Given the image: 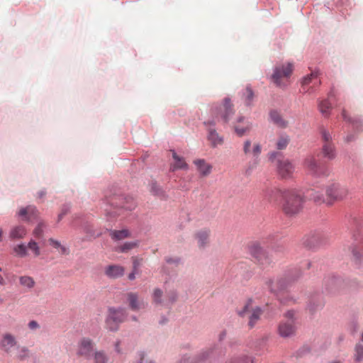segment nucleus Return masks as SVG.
Here are the masks:
<instances>
[{
  "label": "nucleus",
  "mask_w": 363,
  "mask_h": 363,
  "mask_svg": "<svg viewBox=\"0 0 363 363\" xmlns=\"http://www.w3.org/2000/svg\"><path fill=\"white\" fill-rule=\"evenodd\" d=\"M282 209L289 216L299 213L304 203V198L301 191L296 189H286L282 199Z\"/></svg>",
  "instance_id": "f257e3e1"
},
{
  "label": "nucleus",
  "mask_w": 363,
  "mask_h": 363,
  "mask_svg": "<svg viewBox=\"0 0 363 363\" xmlns=\"http://www.w3.org/2000/svg\"><path fill=\"white\" fill-rule=\"evenodd\" d=\"M233 104L229 98H225L220 105H213L211 109V114L213 117L212 121L208 122L211 125H215L216 122L222 120L224 123H228L234 115Z\"/></svg>",
  "instance_id": "f03ea898"
},
{
  "label": "nucleus",
  "mask_w": 363,
  "mask_h": 363,
  "mask_svg": "<svg viewBox=\"0 0 363 363\" xmlns=\"http://www.w3.org/2000/svg\"><path fill=\"white\" fill-rule=\"evenodd\" d=\"M238 313L241 317H248V325L252 328L259 320L260 316L262 314V310L260 307L254 306L252 299H248L242 308L238 311Z\"/></svg>",
  "instance_id": "7ed1b4c3"
},
{
  "label": "nucleus",
  "mask_w": 363,
  "mask_h": 363,
  "mask_svg": "<svg viewBox=\"0 0 363 363\" xmlns=\"http://www.w3.org/2000/svg\"><path fill=\"white\" fill-rule=\"evenodd\" d=\"M127 313L123 308H109L106 318V327L111 331H116L119 325L125 321Z\"/></svg>",
  "instance_id": "20e7f679"
},
{
  "label": "nucleus",
  "mask_w": 363,
  "mask_h": 363,
  "mask_svg": "<svg viewBox=\"0 0 363 363\" xmlns=\"http://www.w3.org/2000/svg\"><path fill=\"white\" fill-rule=\"evenodd\" d=\"M95 343L92 339L88 337H84L77 342L76 347V355L78 357H83L86 359H90L95 350Z\"/></svg>",
  "instance_id": "39448f33"
},
{
  "label": "nucleus",
  "mask_w": 363,
  "mask_h": 363,
  "mask_svg": "<svg viewBox=\"0 0 363 363\" xmlns=\"http://www.w3.org/2000/svg\"><path fill=\"white\" fill-rule=\"evenodd\" d=\"M292 71L293 65L290 63H288L286 65L276 67L272 76L274 83L279 86H284V81L290 77Z\"/></svg>",
  "instance_id": "423d86ee"
},
{
  "label": "nucleus",
  "mask_w": 363,
  "mask_h": 363,
  "mask_svg": "<svg viewBox=\"0 0 363 363\" xmlns=\"http://www.w3.org/2000/svg\"><path fill=\"white\" fill-rule=\"evenodd\" d=\"M347 189L337 183H333L327 187L326 195L329 203L335 201L342 200L347 195Z\"/></svg>",
  "instance_id": "0eeeda50"
},
{
  "label": "nucleus",
  "mask_w": 363,
  "mask_h": 363,
  "mask_svg": "<svg viewBox=\"0 0 363 363\" xmlns=\"http://www.w3.org/2000/svg\"><path fill=\"white\" fill-rule=\"evenodd\" d=\"M108 202L115 208H124L128 211L134 209L136 206L133 197L123 195H114L109 199Z\"/></svg>",
  "instance_id": "6e6552de"
},
{
  "label": "nucleus",
  "mask_w": 363,
  "mask_h": 363,
  "mask_svg": "<svg viewBox=\"0 0 363 363\" xmlns=\"http://www.w3.org/2000/svg\"><path fill=\"white\" fill-rule=\"evenodd\" d=\"M303 167L311 175L316 177L327 175L326 170L318 163L313 155H308L306 157Z\"/></svg>",
  "instance_id": "1a4fd4ad"
},
{
  "label": "nucleus",
  "mask_w": 363,
  "mask_h": 363,
  "mask_svg": "<svg viewBox=\"0 0 363 363\" xmlns=\"http://www.w3.org/2000/svg\"><path fill=\"white\" fill-rule=\"evenodd\" d=\"M18 345L16 337L11 333H4L0 337V350L7 354Z\"/></svg>",
  "instance_id": "9d476101"
},
{
  "label": "nucleus",
  "mask_w": 363,
  "mask_h": 363,
  "mask_svg": "<svg viewBox=\"0 0 363 363\" xmlns=\"http://www.w3.org/2000/svg\"><path fill=\"white\" fill-rule=\"evenodd\" d=\"M286 189L278 187H267L262 190V196L270 203H277L280 199L282 200Z\"/></svg>",
  "instance_id": "9b49d317"
},
{
  "label": "nucleus",
  "mask_w": 363,
  "mask_h": 363,
  "mask_svg": "<svg viewBox=\"0 0 363 363\" xmlns=\"http://www.w3.org/2000/svg\"><path fill=\"white\" fill-rule=\"evenodd\" d=\"M277 168L279 175L283 179L291 178L295 169L292 162L286 159L278 160Z\"/></svg>",
  "instance_id": "f8f14e48"
},
{
  "label": "nucleus",
  "mask_w": 363,
  "mask_h": 363,
  "mask_svg": "<svg viewBox=\"0 0 363 363\" xmlns=\"http://www.w3.org/2000/svg\"><path fill=\"white\" fill-rule=\"evenodd\" d=\"M293 312L289 311L286 315L289 319L280 323L279 326V333L281 336L289 337L294 333L295 326L293 320Z\"/></svg>",
  "instance_id": "ddd939ff"
},
{
  "label": "nucleus",
  "mask_w": 363,
  "mask_h": 363,
  "mask_svg": "<svg viewBox=\"0 0 363 363\" xmlns=\"http://www.w3.org/2000/svg\"><path fill=\"white\" fill-rule=\"evenodd\" d=\"M243 152L247 156H252L257 158L262 152V147L259 143H252L251 140L247 139L243 143Z\"/></svg>",
  "instance_id": "4468645a"
},
{
  "label": "nucleus",
  "mask_w": 363,
  "mask_h": 363,
  "mask_svg": "<svg viewBox=\"0 0 363 363\" xmlns=\"http://www.w3.org/2000/svg\"><path fill=\"white\" fill-rule=\"evenodd\" d=\"M171 152L173 161L170 163L169 171L175 172L179 169L187 170L189 165L184 157L178 155L174 150H172Z\"/></svg>",
  "instance_id": "2eb2a0df"
},
{
  "label": "nucleus",
  "mask_w": 363,
  "mask_h": 363,
  "mask_svg": "<svg viewBox=\"0 0 363 363\" xmlns=\"http://www.w3.org/2000/svg\"><path fill=\"white\" fill-rule=\"evenodd\" d=\"M193 163L201 177H207L212 172L213 166L204 159H196L193 161Z\"/></svg>",
  "instance_id": "dca6fc26"
},
{
  "label": "nucleus",
  "mask_w": 363,
  "mask_h": 363,
  "mask_svg": "<svg viewBox=\"0 0 363 363\" xmlns=\"http://www.w3.org/2000/svg\"><path fill=\"white\" fill-rule=\"evenodd\" d=\"M211 231L209 229H201L194 233V239L199 248H204L209 242Z\"/></svg>",
  "instance_id": "f3484780"
},
{
  "label": "nucleus",
  "mask_w": 363,
  "mask_h": 363,
  "mask_svg": "<svg viewBox=\"0 0 363 363\" xmlns=\"http://www.w3.org/2000/svg\"><path fill=\"white\" fill-rule=\"evenodd\" d=\"M234 130L236 134L241 137L250 130L251 126L249 122L245 121V118L240 116L234 123Z\"/></svg>",
  "instance_id": "a211bd4d"
},
{
  "label": "nucleus",
  "mask_w": 363,
  "mask_h": 363,
  "mask_svg": "<svg viewBox=\"0 0 363 363\" xmlns=\"http://www.w3.org/2000/svg\"><path fill=\"white\" fill-rule=\"evenodd\" d=\"M267 289L272 293H277L282 290L285 285L282 279L279 278H270L265 281Z\"/></svg>",
  "instance_id": "6ab92c4d"
},
{
  "label": "nucleus",
  "mask_w": 363,
  "mask_h": 363,
  "mask_svg": "<svg viewBox=\"0 0 363 363\" xmlns=\"http://www.w3.org/2000/svg\"><path fill=\"white\" fill-rule=\"evenodd\" d=\"M125 268L120 265L113 264L108 266L105 269V274L107 277L116 279L124 274Z\"/></svg>",
  "instance_id": "aec40b11"
},
{
  "label": "nucleus",
  "mask_w": 363,
  "mask_h": 363,
  "mask_svg": "<svg viewBox=\"0 0 363 363\" xmlns=\"http://www.w3.org/2000/svg\"><path fill=\"white\" fill-rule=\"evenodd\" d=\"M38 211L35 206H29L22 208L18 212V216L25 220H30L37 217Z\"/></svg>",
  "instance_id": "412c9836"
},
{
  "label": "nucleus",
  "mask_w": 363,
  "mask_h": 363,
  "mask_svg": "<svg viewBox=\"0 0 363 363\" xmlns=\"http://www.w3.org/2000/svg\"><path fill=\"white\" fill-rule=\"evenodd\" d=\"M323 156L329 160H332L336 157V150L333 143H323L322 147Z\"/></svg>",
  "instance_id": "4be33fe9"
},
{
  "label": "nucleus",
  "mask_w": 363,
  "mask_h": 363,
  "mask_svg": "<svg viewBox=\"0 0 363 363\" xmlns=\"http://www.w3.org/2000/svg\"><path fill=\"white\" fill-rule=\"evenodd\" d=\"M27 234V230L23 225L13 227L9 233V238L11 240L23 239Z\"/></svg>",
  "instance_id": "5701e85b"
},
{
  "label": "nucleus",
  "mask_w": 363,
  "mask_h": 363,
  "mask_svg": "<svg viewBox=\"0 0 363 363\" xmlns=\"http://www.w3.org/2000/svg\"><path fill=\"white\" fill-rule=\"evenodd\" d=\"M271 121L277 126L285 128L288 125V121H286L282 116L277 111H272L270 112Z\"/></svg>",
  "instance_id": "b1692460"
},
{
  "label": "nucleus",
  "mask_w": 363,
  "mask_h": 363,
  "mask_svg": "<svg viewBox=\"0 0 363 363\" xmlns=\"http://www.w3.org/2000/svg\"><path fill=\"white\" fill-rule=\"evenodd\" d=\"M48 244L60 255H65L69 254V250L65 245H63L59 240L54 238H49L48 240Z\"/></svg>",
  "instance_id": "393cba45"
},
{
  "label": "nucleus",
  "mask_w": 363,
  "mask_h": 363,
  "mask_svg": "<svg viewBox=\"0 0 363 363\" xmlns=\"http://www.w3.org/2000/svg\"><path fill=\"white\" fill-rule=\"evenodd\" d=\"M208 139L213 147L220 145L223 143V138L214 129L209 128Z\"/></svg>",
  "instance_id": "a878e982"
},
{
  "label": "nucleus",
  "mask_w": 363,
  "mask_h": 363,
  "mask_svg": "<svg viewBox=\"0 0 363 363\" xmlns=\"http://www.w3.org/2000/svg\"><path fill=\"white\" fill-rule=\"evenodd\" d=\"M226 363H255V359L252 357L242 353L231 357Z\"/></svg>",
  "instance_id": "bb28decb"
},
{
  "label": "nucleus",
  "mask_w": 363,
  "mask_h": 363,
  "mask_svg": "<svg viewBox=\"0 0 363 363\" xmlns=\"http://www.w3.org/2000/svg\"><path fill=\"white\" fill-rule=\"evenodd\" d=\"M128 300L131 309L134 311L139 310L143 306V303L138 300V295L134 293L128 294Z\"/></svg>",
  "instance_id": "cd10ccee"
},
{
  "label": "nucleus",
  "mask_w": 363,
  "mask_h": 363,
  "mask_svg": "<svg viewBox=\"0 0 363 363\" xmlns=\"http://www.w3.org/2000/svg\"><path fill=\"white\" fill-rule=\"evenodd\" d=\"M91 357L93 358L94 363H108L109 358L104 350L94 351Z\"/></svg>",
  "instance_id": "c85d7f7f"
},
{
  "label": "nucleus",
  "mask_w": 363,
  "mask_h": 363,
  "mask_svg": "<svg viewBox=\"0 0 363 363\" xmlns=\"http://www.w3.org/2000/svg\"><path fill=\"white\" fill-rule=\"evenodd\" d=\"M20 284L28 289H32L35 285L34 279L29 276H21L19 277Z\"/></svg>",
  "instance_id": "c756f323"
},
{
  "label": "nucleus",
  "mask_w": 363,
  "mask_h": 363,
  "mask_svg": "<svg viewBox=\"0 0 363 363\" xmlns=\"http://www.w3.org/2000/svg\"><path fill=\"white\" fill-rule=\"evenodd\" d=\"M113 240H121L130 237V234L128 230L123 229L121 230H113L110 233Z\"/></svg>",
  "instance_id": "7c9ffc66"
},
{
  "label": "nucleus",
  "mask_w": 363,
  "mask_h": 363,
  "mask_svg": "<svg viewBox=\"0 0 363 363\" xmlns=\"http://www.w3.org/2000/svg\"><path fill=\"white\" fill-rule=\"evenodd\" d=\"M16 348L17 349L16 358L18 359L23 361L30 357V352L27 347L18 345Z\"/></svg>",
  "instance_id": "2f4dec72"
},
{
  "label": "nucleus",
  "mask_w": 363,
  "mask_h": 363,
  "mask_svg": "<svg viewBox=\"0 0 363 363\" xmlns=\"http://www.w3.org/2000/svg\"><path fill=\"white\" fill-rule=\"evenodd\" d=\"M290 141L289 136L286 134H281L278 138L276 143V147L278 150H284Z\"/></svg>",
  "instance_id": "473e14b6"
},
{
  "label": "nucleus",
  "mask_w": 363,
  "mask_h": 363,
  "mask_svg": "<svg viewBox=\"0 0 363 363\" xmlns=\"http://www.w3.org/2000/svg\"><path fill=\"white\" fill-rule=\"evenodd\" d=\"M26 247H27V251L30 250L35 257H38L40 255V248L39 247V245L34 240L31 239L28 242Z\"/></svg>",
  "instance_id": "72a5a7b5"
},
{
  "label": "nucleus",
  "mask_w": 363,
  "mask_h": 363,
  "mask_svg": "<svg viewBox=\"0 0 363 363\" xmlns=\"http://www.w3.org/2000/svg\"><path fill=\"white\" fill-rule=\"evenodd\" d=\"M138 246V242H127L123 245L117 247V251L120 252H127L129 250L134 249Z\"/></svg>",
  "instance_id": "f704fd0d"
},
{
  "label": "nucleus",
  "mask_w": 363,
  "mask_h": 363,
  "mask_svg": "<svg viewBox=\"0 0 363 363\" xmlns=\"http://www.w3.org/2000/svg\"><path fill=\"white\" fill-rule=\"evenodd\" d=\"M13 252L16 253V255L20 257H25L28 255L27 247L23 243L16 245L13 247Z\"/></svg>",
  "instance_id": "c9c22d12"
},
{
  "label": "nucleus",
  "mask_w": 363,
  "mask_h": 363,
  "mask_svg": "<svg viewBox=\"0 0 363 363\" xmlns=\"http://www.w3.org/2000/svg\"><path fill=\"white\" fill-rule=\"evenodd\" d=\"M320 111L325 115H328L330 109V104L328 100H324L320 102L319 105Z\"/></svg>",
  "instance_id": "e433bc0d"
},
{
  "label": "nucleus",
  "mask_w": 363,
  "mask_h": 363,
  "mask_svg": "<svg viewBox=\"0 0 363 363\" xmlns=\"http://www.w3.org/2000/svg\"><path fill=\"white\" fill-rule=\"evenodd\" d=\"M355 361L362 362L363 361V345L357 344L355 347Z\"/></svg>",
  "instance_id": "4c0bfd02"
},
{
  "label": "nucleus",
  "mask_w": 363,
  "mask_h": 363,
  "mask_svg": "<svg viewBox=\"0 0 363 363\" xmlns=\"http://www.w3.org/2000/svg\"><path fill=\"white\" fill-rule=\"evenodd\" d=\"M318 73L317 72H311L310 74L303 77L302 80V86L308 85L312 82L313 79H317Z\"/></svg>",
  "instance_id": "58836bf2"
},
{
  "label": "nucleus",
  "mask_w": 363,
  "mask_h": 363,
  "mask_svg": "<svg viewBox=\"0 0 363 363\" xmlns=\"http://www.w3.org/2000/svg\"><path fill=\"white\" fill-rule=\"evenodd\" d=\"M163 293L160 289H155L153 291L152 298L153 301L156 303H162V297Z\"/></svg>",
  "instance_id": "ea45409f"
},
{
  "label": "nucleus",
  "mask_w": 363,
  "mask_h": 363,
  "mask_svg": "<svg viewBox=\"0 0 363 363\" xmlns=\"http://www.w3.org/2000/svg\"><path fill=\"white\" fill-rule=\"evenodd\" d=\"M45 225L43 223H39L36 228L34 229L33 233L36 238H40L43 234V228Z\"/></svg>",
  "instance_id": "a19ab883"
},
{
  "label": "nucleus",
  "mask_w": 363,
  "mask_h": 363,
  "mask_svg": "<svg viewBox=\"0 0 363 363\" xmlns=\"http://www.w3.org/2000/svg\"><path fill=\"white\" fill-rule=\"evenodd\" d=\"M245 95L246 104L250 105L251 103V101L252 100V99L254 97V93H253L252 90L251 89V88H250L248 86L246 88Z\"/></svg>",
  "instance_id": "79ce46f5"
},
{
  "label": "nucleus",
  "mask_w": 363,
  "mask_h": 363,
  "mask_svg": "<svg viewBox=\"0 0 363 363\" xmlns=\"http://www.w3.org/2000/svg\"><path fill=\"white\" fill-rule=\"evenodd\" d=\"M142 259H140L137 257H132V261H133V270L134 272H138V269L140 267V266L141 265V263H142Z\"/></svg>",
  "instance_id": "37998d69"
},
{
  "label": "nucleus",
  "mask_w": 363,
  "mask_h": 363,
  "mask_svg": "<svg viewBox=\"0 0 363 363\" xmlns=\"http://www.w3.org/2000/svg\"><path fill=\"white\" fill-rule=\"evenodd\" d=\"M321 137H322L323 140L324 141V143H332L331 142L332 136H331L330 133L328 131H327L326 130L323 129L321 130Z\"/></svg>",
  "instance_id": "c03bdc74"
},
{
  "label": "nucleus",
  "mask_w": 363,
  "mask_h": 363,
  "mask_svg": "<svg viewBox=\"0 0 363 363\" xmlns=\"http://www.w3.org/2000/svg\"><path fill=\"white\" fill-rule=\"evenodd\" d=\"M150 191L155 195H162L163 194V191L162 189L155 183H152L150 187Z\"/></svg>",
  "instance_id": "a18cd8bd"
},
{
  "label": "nucleus",
  "mask_w": 363,
  "mask_h": 363,
  "mask_svg": "<svg viewBox=\"0 0 363 363\" xmlns=\"http://www.w3.org/2000/svg\"><path fill=\"white\" fill-rule=\"evenodd\" d=\"M176 299H177V295L175 293L172 292L171 294H169L167 296V300L166 304L167 305L172 304L176 301Z\"/></svg>",
  "instance_id": "49530a36"
},
{
  "label": "nucleus",
  "mask_w": 363,
  "mask_h": 363,
  "mask_svg": "<svg viewBox=\"0 0 363 363\" xmlns=\"http://www.w3.org/2000/svg\"><path fill=\"white\" fill-rule=\"evenodd\" d=\"M28 328L30 329V330H37L40 328V325L38 324V323L35 320H31L28 323Z\"/></svg>",
  "instance_id": "de8ad7c7"
},
{
  "label": "nucleus",
  "mask_w": 363,
  "mask_h": 363,
  "mask_svg": "<svg viewBox=\"0 0 363 363\" xmlns=\"http://www.w3.org/2000/svg\"><path fill=\"white\" fill-rule=\"evenodd\" d=\"M115 350L117 353H119V354H121L122 352V350L120 347V341H117L115 343Z\"/></svg>",
  "instance_id": "09e8293b"
},
{
  "label": "nucleus",
  "mask_w": 363,
  "mask_h": 363,
  "mask_svg": "<svg viewBox=\"0 0 363 363\" xmlns=\"http://www.w3.org/2000/svg\"><path fill=\"white\" fill-rule=\"evenodd\" d=\"M138 274V272H134L133 270V272L129 274L128 275V279L130 280H134L135 279V274Z\"/></svg>",
  "instance_id": "8fccbe9b"
},
{
  "label": "nucleus",
  "mask_w": 363,
  "mask_h": 363,
  "mask_svg": "<svg viewBox=\"0 0 363 363\" xmlns=\"http://www.w3.org/2000/svg\"><path fill=\"white\" fill-rule=\"evenodd\" d=\"M277 155H278V153L275 152L270 153L269 154V159L270 160H273Z\"/></svg>",
  "instance_id": "3c124183"
},
{
  "label": "nucleus",
  "mask_w": 363,
  "mask_h": 363,
  "mask_svg": "<svg viewBox=\"0 0 363 363\" xmlns=\"http://www.w3.org/2000/svg\"><path fill=\"white\" fill-rule=\"evenodd\" d=\"M313 199L315 201H323L322 198L319 196H314Z\"/></svg>",
  "instance_id": "603ef678"
},
{
  "label": "nucleus",
  "mask_w": 363,
  "mask_h": 363,
  "mask_svg": "<svg viewBox=\"0 0 363 363\" xmlns=\"http://www.w3.org/2000/svg\"><path fill=\"white\" fill-rule=\"evenodd\" d=\"M342 115L345 120H348L346 116V111L345 110L342 111Z\"/></svg>",
  "instance_id": "864d4df0"
},
{
  "label": "nucleus",
  "mask_w": 363,
  "mask_h": 363,
  "mask_svg": "<svg viewBox=\"0 0 363 363\" xmlns=\"http://www.w3.org/2000/svg\"><path fill=\"white\" fill-rule=\"evenodd\" d=\"M0 284L1 285H4L5 284V281L4 279V278L0 275Z\"/></svg>",
  "instance_id": "5fc2aeb1"
},
{
  "label": "nucleus",
  "mask_w": 363,
  "mask_h": 363,
  "mask_svg": "<svg viewBox=\"0 0 363 363\" xmlns=\"http://www.w3.org/2000/svg\"><path fill=\"white\" fill-rule=\"evenodd\" d=\"M166 260L168 263H172L174 262V260L172 258H167Z\"/></svg>",
  "instance_id": "6e6d98bb"
},
{
  "label": "nucleus",
  "mask_w": 363,
  "mask_h": 363,
  "mask_svg": "<svg viewBox=\"0 0 363 363\" xmlns=\"http://www.w3.org/2000/svg\"><path fill=\"white\" fill-rule=\"evenodd\" d=\"M45 194V192L42 191L39 193V196L43 197Z\"/></svg>",
  "instance_id": "4d7b16f0"
},
{
  "label": "nucleus",
  "mask_w": 363,
  "mask_h": 363,
  "mask_svg": "<svg viewBox=\"0 0 363 363\" xmlns=\"http://www.w3.org/2000/svg\"><path fill=\"white\" fill-rule=\"evenodd\" d=\"M66 213V212H62L59 215V219H61L62 216Z\"/></svg>",
  "instance_id": "13d9d810"
},
{
  "label": "nucleus",
  "mask_w": 363,
  "mask_h": 363,
  "mask_svg": "<svg viewBox=\"0 0 363 363\" xmlns=\"http://www.w3.org/2000/svg\"><path fill=\"white\" fill-rule=\"evenodd\" d=\"M351 140V138L350 137H347V141L349 142Z\"/></svg>",
  "instance_id": "bf43d9fd"
},
{
  "label": "nucleus",
  "mask_w": 363,
  "mask_h": 363,
  "mask_svg": "<svg viewBox=\"0 0 363 363\" xmlns=\"http://www.w3.org/2000/svg\"><path fill=\"white\" fill-rule=\"evenodd\" d=\"M182 362H183V363H188V362H187V361L186 360V359H184L182 360Z\"/></svg>",
  "instance_id": "052dcab7"
},
{
  "label": "nucleus",
  "mask_w": 363,
  "mask_h": 363,
  "mask_svg": "<svg viewBox=\"0 0 363 363\" xmlns=\"http://www.w3.org/2000/svg\"><path fill=\"white\" fill-rule=\"evenodd\" d=\"M331 363H341V362H339V361H333V362H332Z\"/></svg>",
  "instance_id": "680f3d73"
},
{
  "label": "nucleus",
  "mask_w": 363,
  "mask_h": 363,
  "mask_svg": "<svg viewBox=\"0 0 363 363\" xmlns=\"http://www.w3.org/2000/svg\"><path fill=\"white\" fill-rule=\"evenodd\" d=\"M362 340L363 341V333H362Z\"/></svg>",
  "instance_id": "e2e57ef3"
},
{
  "label": "nucleus",
  "mask_w": 363,
  "mask_h": 363,
  "mask_svg": "<svg viewBox=\"0 0 363 363\" xmlns=\"http://www.w3.org/2000/svg\"><path fill=\"white\" fill-rule=\"evenodd\" d=\"M0 271H1V268L0 267Z\"/></svg>",
  "instance_id": "0e129e2a"
}]
</instances>
